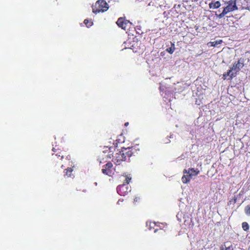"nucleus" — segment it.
Wrapping results in <instances>:
<instances>
[{
  "mask_svg": "<svg viewBox=\"0 0 250 250\" xmlns=\"http://www.w3.org/2000/svg\"><path fill=\"white\" fill-rule=\"evenodd\" d=\"M109 8L107 3L104 0H97L95 5L92 6V11L94 13L97 14L100 12L106 11Z\"/></svg>",
  "mask_w": 250,
  "mask_h": 250,
  "instance_id": "f257e3e1",
  "label": "nucleus"
},
{
  "mask_svg": "<svg viewBox=\"0 0 250 250\" xmlns=\"http://www.w3.org/2000/svg\"><path fill=\"white\" fill-rule=\"evenodd\" d=\"M139 150V145H137L135 146L128 147L127 148L123 147L120 152L123 156L125 157V160L126 161L127 158H130L131 156L136 153L137 151Z\"/></svg>",
  "mask_w": 250,
  "mask_h": 250,
  "instance_id": "f03ea898",
  "label": "nucleus"
},
{
  "mask_svg": "<svg viewBox=\"0 0 250 250\" xmlns=\"http://www.w3.org/2000/svg\"><path fill=\"white\" fill-rule=\"evenodd\" d=\"M183 173L184 175L182 177V181L183 183L186 184L190 181L192 176L197 175L199 173V171L195 170L194 168H189L188 171L184 169Z\"/></svg>",
  "mask_w": 250,
  "mask_h": 250,
  "instance_id": "7ed1b4c3",
  "label": "nucleus"
},
{
  "mask_svg": "<svg viewBox=\"0 0 250 250\" xmlns=\"http://www.w3.org/2000/svg\"><path fill=\"white\" fill-rule=\"evenodd\" d=\"M63 157L64 155L61 152L53 153L51 157V161L53 165H54V166H56L57 164H58L62 168L63 164H62V161Z\"/></svg>",
  "mask_w": 250,
  "mask_h": 250,
  "instance_id": "20e7f679",
  "label": "nucleus"
},
{
  "mask_svg": "<svg viewBox=\"0 0 250 250\" xmlns=\"http://www.w3.org/2000/svg\"><path fill=\"white\" fill-rule=\"evenodd\" d=\"M117 25L125 30L128 29L131 27L132 23L124 17L119 18L116 21Z\"/></svg>",
  "mask_w": 250,
  "mask_h": 250,
  "instance_id": "39448f33",
  "label": "nucleus"
},
{
  "mask_svg": "<svg viewBox=\"0 0 250 250\" xmlns=\"http://www.w3.org/2000/svg\"><path fill=\"white\" fill-rule=\"evenodd\" d=\"M243 66V63H240L239 61L235 62L233 63V66L230 67L233 71V72H232L229 76V80H232L233 78L235 77L237 75V74L239 71L240 68Z\"/></svg>",
  "mask_w": 250,
  "mask_h": 250,
  "instance_id": "423d86ee",
  "label": "nucleus"
},
{
  "mask_svg": "<svg viewBox=\"0 0 250 250\" xmlns=\"http://www.w3.org/2000/svg\"><path fill=\"white\" fill-rule=\"evenodd\" d=\"M111 155L113 156L112 161L117 165H119L123 161H125V157L123 156L120 151L116 153L115 156H113L112 154H108L107 156L111 158Z\"/></svg>",
  "mask_w": 250,
  "mask_h": 250,
  "instance_id": "0eeeda50",
  "label": "nucleus"
},
{
  "mask_svg": "<svg viewBox=\"0 0 250 250\" xmlns=\"http://www.w3.org/2000/svg\"><path fill=\"white\" fill-rule=\"evenodd\" d=\"M238 7L236 6V0H230L228 2V5L224 8V10L226 13L235 10H237Z\"/></svg>",
  "mask_w": 250,
  "mask_h": 250,
  "instance_id": "6e6552de",
  "label": "nucleus"
},
{
  "mask_svg": "<svg viewBox=\"0 0 250 250\" xmlns=\"http://www.w3.org/2000/svg\"><path fill=\"white\" fill-rule=\"evenodd\" d=\"M113 164L111 162H108L104 165L102 169V172L107 175L111 176L112 174V168Z\"/></svg>",
  "mask_w": 250,
  "mask_h": 250,
  "instance_id": "1a4fd4ad",
  "label": "nucleus"
},
{
  "mask_svg": "<svg viewBox=\"0 0 250 250\" xmlns=\"http://www.w3.org/2000/svg\"><path fill=\"white\" fill-rule=\"evenodd\" d=\"M129 191L127 186L124 184L120 185L117 188V191L121 196H125Z\"/></svg>",
  "mask_w": 250,
  "mask_h": 250,
  "instance_id": "9d476101",
  "label": "nucleus"
},
{
  "mask_svg": "<svg viewBox=\"0 0 250 250\" xmlns=\"http://www.w3.org/2000/svg\"><path fill=\"white\" fill-rule=\"evenodd\" d=\"M221 6L220 1H217L215 2H211L209 4L210 9H217Z\"/></svg>",
  "mask_w": 250,
  "mask_h": 250,
  "instance_id": "9b49d317",
  "label": "nucleus"
},
{
  "mask_svg": "<svg viewBox=\"0 0 250 250\" xmlns=\"http://www.w3.org/2000/svg\"><path fill=\"white\" fill-rule=\"evenodd\" d=\"M73 169L71 167H68L64 170V176L67 178L71 177L72 176Z\"/></svg>",
  "mask_w": 250,
  "mask_h": 250,
  "instance_id": "f8f14e48",
  "label": "nucleus"
},
{
  "mask_svg": "<svg viewBox=\"0 0 250 250\" xmlns=\"http://www.w3.org/2000/svg\"><path fill=\"white\" fill-rule=\"evenodd\" d=\"M223 42V41L222 40H217L214 42H210L208 43V45L209 46H213L215 47L217 46L218 44H220Z\"/></svg>",
  "mask_w": 250,
  "mask_h": 250,
  "instance_id": "ddd939ff",
  "label": "nucleus"
},
{
  "mask_svg": "<svg viewBox=\"0 0 250 250\" xmlns=\"http://www.w3.org/2000/svg\"><path fill=\"white\" fill-rule=\"evenodd\" d=\"M233 72L232 69L230 68V69L226 72L224 73L223 75V80H229V78L230 75L231 73Z\"/></svg>",
  "mask_w": 250,
  "mask_h": 250,
  "instance_id": "4468645a",
  "label": "nucleus"
},
{
  "mask_svg": "<svg viewBox=\"0 0 250 250\" xmlns=\"http://www.w3.org/2000/svg\"><path fill=\"white\" fill-rule=\"evenodd\" d=\"M175 44L173 42H171V46L166 49V51L168 52L169 54H172L175 51Z\"/></svg>",
  "mask_w": 250,
  "mask_h": 250,
  "instance_id": "2eb2a0df",
  "label": "nucleus"
},
{
  "mask_svg": "<svg viewBox=\"0 0 250 250\" xmlns=\"http://www.w3.org/2000/svg\"><path fill=\"white\" fill-rule=\"evenodd\" d=\"M220 250H233V248L232 245L227 247L225 243H224L221 246Z\"/></svg>",
  "mask_w": 250,
  "mask_h": 250,
  "instance_id": "dca6fc26",
  "label": "nucleus"
},
{
  "mask_svg": "<svg viewBox=\"0 0 250 250\" xmlns=\"http://www.w3.org/2000/svg\"><path fill=\"white\" fill-rule=\"evenodd\" d=\"M131 180V177H130V175H126L125 176V180H124L123 184L127 186V185H128L130 183Z\"/></svg>",
  "mask_w": 250,
  "mask_h": 250,
  "instance_id": "f3484780",
  "label": "nucleus"
},
{
  "mask_svg": "<svg viewBox=\"0 0 250 250\" xmlns=\"http://www.w3.org/2000/svg\"><path fill=\"white\" fill-rule=\"evenodd\" d=\"M83 22L87 27H89L93 25V21H92V20H88L87 19H85L84 20Z\"/></svg>",
  "mask_w": 250,
  "mask_h": 250,
  "instance_id": "a211bd4d",
  "label": "nucleus"
},
{
  "mask_svg": "<svg viewBox=\"0 0 250 250\" xmlns=\"http://www.w3.org/2000/svg\"><path fill=\"white\" fill-rule=\"evenodd\" d=\"M242 226L243 230L245 231H248L249 229V225L246 222H243Z\"/></svg>",
  "mask_w": 250,
  "mask_h": 250,
  "instance_id": "6ab92c4d",
  "label": "nucleus"
},
{
  "mask_svg": "<svg viewBox=\"0 0 250 250\" xmlns=\"http://www.w3.org/2000/svg\"><path fill=\"white\" fill-rule=\"evenodd\" d=\"M244 210L245 213L247 215L250 216V205H247V206H246Z\"/></svg>",
  "mask_w": 250,
  "mask_h": 250,
  "instance_id": "aec40b11",
  "label": "nucleus"
},
{
  "mask_svg": "<svg viewBox=\"0 0 250 250\" xmlns=\"http://www.w3.org/2000/svg\"><path fill=\"white\" fill-rule=\"evenodd\" d=\"M237 198L236 197L234 196L233 198H232L231 200H229V203L230 204H234L237 202Z\"/></svg>",
  "mask_w": 250,
  "mask_h": 250,
  "instance_id": "412c9836",
  "label": "nucleus"
},
{
  "mask_svg": "<svg viewBox=\"0 0 250 250\" xmlns=\"http://www.w3.org/2000/svg\"><path fill=\"white\" fill-rule=\"evenodd\" d=\"M226 14H227L226 12L224 10H223V11L221 13H220V14L217 15V17L219 19H221V18H223Z\"/></svg>",
  "mask_w": 250,
  "mask_h": 250,
  "instance_id": "4be33fe9",
  "label": "nucleus"
},
{
  "mask_svg": "<svg viewBox=\"0 0 250 250\" xmlns=\"http://www.w3.org/2000/svg\"><path fill=\"white\" fill-rule=\"evenodd\" d=\"M157 231H159V233L161 234H164V233H165V231L164 230H163V229H155L154 230V232H156Z\"/></svg>",
  "mask_w": 250,
  "mask_h": 250,
  "instance_id": "5701e85b",
  "label": "nucleus"
},
{
  "mask_svg": "<svg viewBox=\"0 0 250 250\" xmlns=\"http://www.w3.org/2000/svg\"><path fill=\"white\" fill-rule=\"evenodd\" d=\"M139 200V198L136 197L134 199V202H137Z\"/></svg>",
  "mask_w": 250,
  "mask_h": 250,
  "instance_id": "b1692460",
  "label": "nucleus"
},
{
  "mask_svg": "<svg viewBox=\"0 0 250 250\" xmlns=\"http://www.w3.org/2000/svg\"><path fill=\"white\" fill-rule=\"evenodd\" d=\"M112 149H115L114 147H109L108 149L110 150V152H111V150Z\"/></svg>",
  "mask_w": 250,
  "mask_h": 250,
  "instance_id": "393cba45",
  "label": "nucleus"
},
{
  "mask_svg": "<svg viewBox=\"0 0 250 250\" xmlns=\"http://www.w3.org/2000/svg\"><path fill=\"white\" fill-rule=\"evenodd\" d=\"M70 155H68L66 156V158L68 160H70Z\"/></svg>",
  "mask_w": 250,
  "mask_h": 250,
  "instance_id": "a878e982",
  "label": "nucleus"
},
{
  "mask_svg": "<svg viewBox=\"0 0 250 250\" xmlns=\"http://www.w3.org/2000/svg\"><path fill=\"white\" fill-rule=\"evenodd\" d=\"M128 125V123H125V126H127Z\"/></svg>",
  "mask_w": 250,
  "mask_h": 250,
  "instance_id": "bb28decb",
  "label": "nucleus"
},
{
  "mask_svg": "<svg viewBox=\"0 0 250 250\" xmlns=\"http://www.w3.org/2000/svg\"><path fill=\"white\" fill-rule=\"evenodd\" d=\"M55 148H53L52 150H53L54 152H56V151H55Z\"/></svg>",
  "mask_w": 250,
  "mask_h": 250,
  "instance_id": "cd10ccee",
  "label": "nucleus"
}]
</instances>
